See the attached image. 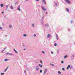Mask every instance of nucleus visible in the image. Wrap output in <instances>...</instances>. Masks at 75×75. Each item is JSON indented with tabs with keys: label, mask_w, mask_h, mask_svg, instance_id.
I'll list each match as a JSON object with an SVG mask.
<instances>
[{
	"label": "nucleus",
	"mask_w": 75,
	"mask_h": 75,
	"mask_svg": "<svg viewBox=\"0 0 75 75\" xmlns=\"http://www.w3.org/2000/svg\"><path fill=\"white\" fill-rule=\"evenodd\" d=\"M13 50H14V51H15V53H16V54H18V52H17V50H16V49H14Z\"/></svg>",
	"instance_id": "7"
},
{
	"label": "nucleus",
	"mask_w": 75,
	"mask_h": 75,
	"mask_svg": "<svg viewBox=\"0 0 75 75\" xmlns=\"http://www.w3.org/2000/svg\"><path fill=\"white\" fill-rule=\"evenodd\" d=\"M69 31H70V30L69 29Z\"/></svg>",
	"instance_id": "53"
},
{
	"label": "nucleus",
	"mask_w": 75,
	"mask_h": 75,
	"mask_svg": "<svg viewBox=\"0 0 75 75\" xmlns=\"http://www.w3.org/2000/svg\"><path fill=\"white\" fill-rule=\"evenodd\" d=\"M6 48V47H5V48H4V50H4V51H5Z\"/></svg>",
	"instance_id": "35"
},
{
	"label": "nucleus",
	"mask_w": 75,
	"mask_h": 75,
	"mask_svg": "<svg viewBox=\"0 0 75 75\" xmlns=\"http://www.w3.org/2000/svg\"><path fill=\"white\" fill-rule=\"evenodd\" d=\"M47 70H48V69H45V71H44V72L43 73V75H45V73L47 72Z\"/></svg>",
	"instance_id": "2"
},
{
	"label": "nucleus",
	"mask_w": 75,
	"mask_h": 75,
	"mask_svg": "<svg viewBox=\"0 0 75 75\" xmlns=\"http://www.w3.org/2000/svg\"><path fill=\"white\" fill-rule=\"evenodd\" d=\"M24 72L25 73H26V71H24Z\"/></svg>",
	"instance_id": "43"
},
{
	"label": "nucleus",
	"mask_w": 75,
	"mask_h": 75,
	"mask_svg": "<svg viewBox=\"0 0 75 75\" xmlns=\"http://www.w3.org/2000/svg\"><path fill=\"white\" fill-rule=\"evenodd\" d=\"M42 53H43V54H45V52H44V51H42Z\"/></svg>",
	"instance_id": "32"
},
{
	"label": "nucleus",
	"mask_w": 75,
	"mask_h": 75,
	"mask_svg": "<svg viewBox=\"0 0 75 75\" xmlns=\"http://www.w3.org/2000/svg\"><path fill=\"white\" fill-rule=\"evenodd\" d=\"M1 6L2 7H3V4H1Z\"/></svg>",
	"instance_id": "27"
},
{
	"label": "nucleus",
	"mask_w": 75,
	"mask_h": 75,
	"mask_svg": "<svg viewBox=\"0 0 75 75\" xmlns=\"http://www.w3.org/2000/svg\"><path fill=\"white\" fill-rule=\"evenodd\" d=\"M72 22H73V21H70V23L71 24H72Z\"/></svg>",
	"instance_id": "36"
},
{
	"label": "nucleus",
	"mask_w": 75,
	"mask_h": 75,
	"mask_svg": "<svg viewBox=\"0 0 75 75\" xmlns=\"http://www.w3.org/2000/svg\"><path fill=\"white\" fill-rule=\"evenodd\" d=\"M67 70L69 69V67H67Z\"/></svg>",
	"instance_id": "41"
},
{
	"label": "nucleus",
	"mask_w": 75,
	"mask_h": 75,
	"mask_svg": "<svg viewBox=\"0 0 75 75\" xmlns=\"http://www.w3.org/2000/svg\"><path fill=\"white\" fill-rule=\"evenodd\" d=\"M11 8L12 10H13V9H14V7H13V6H11Z\"/></svg>",
	"instance_id": "11"
},
{
	"label": "nucleus",
	"mask_w": 75,
	"mask_h": 75,
	"mask_svg": "<svg viewBox=\"0 0 75 75\" xmlns=\"http://www.w3.org/2000/svg\"><path fill=\"white\" fill-rule=\"evenodd\" d=\"M71 59H72L74 58V56H71Z\"/></svg>",
	"instance_id": "22"
},
{
	"label": "nucleus",
	"mask_w": 75,
	"mask_h": 75,
	"mask_svg": "<svg viewBox=\"0 0 75 75\" xmlns=\"http://www.w3.org/2000/svg\"><path fill=\"white\" fill-rule=\"evenodd\" d=\"M34 37H36V35L35 34H34L33 35Z\"/></svg>",
	"instance_id": "30"
},
{
	"label": "nucleus",
	"mask_w": 75,
	"mask_h": 75,
	"mask_svg": "<svg viewBox=\"0 0 75 75\" xmlns=\"http://www.w3.org/2000/svg\"><path fill=\"white\" fill-rule=\"evenodd\" d=\"M46 13L47 14H48V13L47 12H46Z\"/></svg>",
	"instance_id": "51"
},
{
	"label": "nucleus",
	"mask_w": 75,
	"mask_h": 75,
	"mask_svg": "<svg viewBox=\"0 0 75 75\" xmlns=\"http://www.w3.org/2000/svg\"><path fill=\"white\" fill-rule=\"evenodd\" d=\"M27 35L26 34L23 35V37H27Z\"/></svg>",
	"instance_id": "16"
},
{
	"label": "nucleus",
	"mask_w": 75,
	"mask_h": 75,
	"mask_svg": "<svg viewBox=\"0 0 75 75\" xmlns=\"http://www.w3.org/2000/svg\"><path fill=\"white\" fill-rule=\"evenodd\" d=\"M4 50H3L2 51V52H2V53H3V52H4Z\"/></svg>",
	"instance_id": "42"
},
{
	"label": "nucleus",
	"mask_w": 75,
	"mask_h": 75,
	"mask_svg": "<svg viewBox=\"0 0 75 75\" xmlns=\"http://www.w3.org/2000/svg\"><path fill=\"white\" fill-rule=\"evenodd\" d=\"M25 1H28V0H25Z\"/></svg>",
	"instance_id": "46"
},
{
	"label": "nucleus",
	"mask_w": 75,
	"mask_h": 75,
	"mask_svg": "<svg viewBox=\"0 0 75 75\" xmlns=\"http://www.w3.org/2000/svg\"><path fill=\"white\" fill-rule=\"evenodd\" d=\"M56 39L58 40V35H57V34L56 35Z\"/></svg>",
	"instance_id": "14"
},
{
	"label": "nucleus",
	"mask_w": 75,
	"mask_h": 75,
	"mask_svg": "<svg viewBox=\"0 0 75 75\" xmlns=\"http://www.w3.org/2000/svg\"><path fill=\"white\" fill-rule=\"evenodd\" d=\"M41 23L42 24H44V23H43V22H41Z\"/></svg>",
	"instance_id": "39"
},
{
	"label": "nucleus",
	"mask_w": 75,
	"mask_h": 75,
	"mask_svg": "<svg viewBox=\"0 0 75 75\" xmlns=\"http://www.w3.org/2000/svg\"><path fill=\"white\" fill-rule=\"evenodd\" d=\"M41 7H42V9L43 10V11H46V9H45V8L44 7L42 6Z\"/></svg>",
	"instance_id": "4"
},
{
	"label": "nucleus",
	"mask_w": 75,
	"mask_h": 75,
	"mask_svg": "<svg viewBox=\"0 0 75 75\" xmlns=\"http://www.w3.org/2000/svg\"><path fill=\"white\" fill-rule=\"evenodd\" d=\"M55 6H57L58 4L57 3H55Z\"/></svg>",
	"instance_id": "40"
},
{
	"label": "nucleus",
	"mask_w": 75,
	"mask_h": 75,
	"mask_svg": "<svg viewBox=\"0 0 75 75\" xmlns=\"http://www.w3.org/2000/svg\"><path fill=\"white\" fill-rule=\"evenodd\" d=\"M36 1H39L40 0H36Z\"/></svg>",
	"instance_id": "50"
},
{
	"label": "nucleus",
	"mask_w": 75,
	"mask_h": 75,
	"mask_svg": "<svg viewBox=\"0 0 75 75\" xmlns=\"http://www.w3.org/2000/svg\"><path fill=\"white\" fill-rule=\"evenodd\" d=\"M1 75H4V73H1Z\"/></svg>",
	"instance_id": "25"
},
{
	"label": "nucleus",
	"mask_w": 75,
	"mask_h": 75,
	"mask_svg": "<svg viewBox=\"0 0 75 75\" xmlns=\"http://www.w3.org/2000/svg\"><path fill=\"white\" fill-rule=\"evenodd\" d=\"M43 2L45 4H46V2H45V1L44 0H43Z\"/></svg>",
	"instance_id": "17"
},
{
	"label": "nucleus",
	"mask_w": 75,
	"mask_h": 75,
	"mask_svg": "<svg viewBox=\"0 0 75 75\" xmlns=\"http://www.w3.org/2000/svg\"><path fill=\"white\" fill-rule=\"evenodd\" d=\"M2 25H4V23H2Z\"/></svg>",
	"instance_id": "48"
},
{
	"label": "nucleus",
	"mask_w": 75,
	"mask_h": 75,
	"mask_svg": "<svg viewBox=\"0 0 75 75\" xmlns=\"http://www.w3.org/2000/svg\"><path fill=\"white\" fill-rule=\"evenodd\" d=\"M45 27H49V25H48V24H45L44 25Z\"/></svg>",
	"instance_id": "12"
},
{
	"label": "nucleus",
	"mask_w": 75,
	"mask_h": 75,
	"mask_svg": "<svg viewBox=\"0 0 75 75\" xmlns=\"http://www.w3.org/2000/svg\"><path fill=\"white\" fill-rule=\"evenodd\" d=\"M39 66L41 67V68H42V66L41 64H39Z\"/></svg>",
	"instance_id": "15"
},
{
	"label": "nucleus",
	"mask_w": 75,
	"mask_h": 75,
	"mask_svg": "<svg viewBox=\"0 0 75 75\" xmlns=\"http://www.w3.org/2000/svg\"><path fill=\"white\" fill-rule=\"evenodd\" d=\"M61 63H62V64L64 63V61H61Z\"/></svg>",
	"instance_id": "37"
},
{
	"label": "nucleus",
	"mask_w": 75,
	"mask_h": 75,
	"mask_svg": "<svg viewBox=\"0 0 75 75\" xmlns=\"http://www.w3.org/2000/svg\"><path fill=\"white\" fill-rule=\"evenodd\" d=\"M15 4H16V3Z\"/></svg>",
	"instance_id": "54"
},
{
	"label": "nucleus",
	"mask_w": 75,
	"mask_h": 75,
	"mask_svg": "<svg viewBox=\"0 0 75 75\" xmlns=\"http://www.w3.org/2000/svg\"><path fill=\"white\" fill-rule=\"evenodd\" d=\"M8 61V59H4V61H5V62Z\"/></svg>",
	"instance_id": "9"
},
{
	"label": "nucleus",
	"mask_w": 75,
	"mask_h": 75,
	"mask_svg": "<svg viewBox=\"0 0 75 75\" xmlns=\"http://www.w3.org/2000/svg\"><path fill=\"white\" fill-rule=\"evenodd\" d=\"M49 37L50 38H51L52 37V36H51V35H50V34H48L47 35V38H49Z\"/></svg>",
	"instance_id": "5"
},
{
	"label": "nucleus",
	"mask_w": 75,
	"mask_h": 75,
	"mask_svg": "<svg viewBox=\"0 0 75 75\" xmlns=\"http://www.w3.org/2000/svg\"><path fill=\"white\" fill-rule=\"evenodd\" d=\"M7 8H6V10H7Z\"/></svg>",
	"instance_id": "47"
},
{
	"label": "nucleus",
	"mask_w": 75,
	"mask_h": 75,
	"mask_svg": "<svg viewBox=\"0 0 75 75\" xmlns=\"http://www.w3.org/2000/svg\"><path fill=\"white\" fill-rule=\"evenodd\" d=\"M2 14H3V13H4V11L2 12Z\"/></svg>",
	"instance_id": "44"
},
{
	"label": "nucleus",
	"mask_w": 75,
	"mask_h": 75,
	"mask_svg": "<svg viewBox=\"0 0 75 75\" xmlns=\"http://www.w3.org/2000/svg\"><path fill=\"white\" fill-rule=\"evenodd\" d=\"M18 10L19 11H21V9H20V6H18Z\"/></svg>",
	"instance_id": "8"
},
{
	"label": "nucleus",
	"mask_w": 75,
	"mask_h": 75,
	"mask_svg": "<svg viewBox=\"0 0 75 75\" xmlns=\"http://www.w3.org/2000/svg\"><path fill=\"white\" fill-rule=\"evenodd\" d=\"M58 74H61V72H60V71H58Z\"/></svg>",
	"instance_id": "19"
},
{
	"label": "nucleus",
	"mask_w": 75,
	"mask_h": 75,
	"mask_svg": "<svg viewBox=\"0 0 75 75\" xmlns=\"http://www.w3.org/2000/svg\"><path fill=\"white\" fill-rule=\"evenodd\" d=\"M6 8H8V5H6Z\"/></svg>",
	"instance_id": "20"
},
{
	"label": "nucleus",
	"mask_w": 75,
	"mask_h": 75,
	"mask_svg": "<svg viewBox=\"0 0 75 75\" xmlns=\"http://www.w3.org/2000/svg\"><path fill=\"white\" fill-rule=\"evenodd\" d=\"M24 51H25V49H23Z\"/></svg>",
	"instance_id": "45"
},
{
	"label": "nucleus",
	"mask_w": 75,
	"mask_h": 75,
	"mask_svg": "<svg viewBox=\"0 0 75 75\" xmlns=\"http://www.w3.org/2000/svg\"><path fill=\"white\" fill-rule=\"evenodd\" d=\"M32 27H35V26H34V24H32Z\"/></svg>",
	"instance_id": "26"
},
{
	"label": "nucleus",
	"mask_w": 75,
	"mask_h": 75,
	"mask_svg": "<svg viewBox=\"0 0 75 75\" xmlns=\"http://www.w3.org/2000/svg\"><path fill=\"white\" fill-rule=\"evenodd\" d=\"M68 67L69 68H70L71 67V65H69L68 66Z\"/></svg>",
	"instance_id": "31"
},
{
	"label": "nucleus",
	"mask_w": 75,
	"mask_h": 75,
	"mask_svg": "<svg viewBox=\"0 0 75 75\" xmlns=\"http://www.w3.org/2000/svg\"><path fill=\"white\" fill-rule=\"evenodd\" d=\"M40 62L41 63H42V60H40Z\"/></svg>",
	"instance_id": "38"
},
{
	"label": "nucleus",
	"mask_w": 75,
	"mask_h": 75,
	"mask_svg": "<svg viewBox=\"0 0 75 75\" xmlns=\"http://www.w3.org/2000/svg\"><path fill=\"white\" fill-rule=\"evenodd\" d=\"M51 54H54V52L52 51H51Z\"/></svg>",
	"instance_id": "24"
},
{
	"label": "nucleus",
	"mask_w": 75,
	"mask_h": 75,
	"mask_svg": "<svg viewBox=\"0 0 75 75\" xmlns=\"http://www.w3.org/2000/svg\"><path fill=\"white\" fill-rule=\"evenodd\" d=\"M66 10L67 11V12H69V9L67 8H66Z\"/></svg>",
	"instance_id": "18"
},
{
	"label": "nucleus",
	"mask_w": 75,
	"mask_h": 75,
	"mask_svg": "<svg viewBox=\"0 0 75 75\" xmlns=\"http://www.w3.org/2000/svg\"><path fill=\"white\" fill-rule=\"evenodd\" d=\"M8 69V67H7V68L4 71V72H6V71H7V69Z\"/></svg>",
	"instance_id": "13"
},
{
	"label": "nucleus",
	"mask_w": 75,
	"mask_h": 75,
	"mask_svg": "<svg viewBox=\"0 0 75 75\" xmlns=\"http://www.w3.org/2000/svg\"><path fill=\"white\" fill-rule=\"evenodd\" d=\"M40 69V68L38 66H36V70L37 71H38V70H39Z\"/></svg>",
	"instance_id": "3"
},
{
	"label": "nucleus",
	"mask_w": 75,
	"mask_h": 75,
	"mask_svg": "<svg viewBox=\"0 0 75 75\" xmlns=\"http://www.w3.org/2000/svg\"><path fill=\"white\" fill-rule=\"evenodd\" d=\"M50 65H52V66H53V67H54V65L53 64H50Z\"/></svg>",
	"instance_id": "23"
},
{
	"label": "nucleus",
	"mask_w": 75,
	"mask_h": 75,
	"mask_svg": "<svg viewBox=\"0 0 75 75\" xmlns=\"http://www.w3.org/2000/svg\"><path fill=\"white\" fill-rule=\"evenodd\" d=\"M2 29H3V28L1 27H0V30H2Z\"/></svg>",
	"instance_id": "29"
},
{
	"label": "nucleus",
	"mask_w": 75,
	"mask_h": 75,
	"mask_svg": "<svg viewBox=\"0 0 75 75\" xmlns=\"http://www.w3.org/2000/svg\"><path fill=\"white\" fill-rule=\"evenodd\" d=\"M67 58H68V55H65V56H64V59H65Z\"/></svg>",
	"instance_id": "10"
},
{
	"label": "nucleus",
	"mask_w": 75,
	"mask_h": 75,
	"mask_svg": "<svg viewBox=\"0 0 75 75\" xmlns=\"http://www.w3.org/2000/svg\"><path fill=\"white\" fill-rule=\"evenodd\" d=\"M70 68H72V67H70Z\"/></svg>",
	"instance_id": "52"
},
{
	"label": "nucleus",
	"mask_w": 75,
	"mask_h": 75,
	"mask_svg": "<svg viewBox=\"0 0 75 75\" xmlns=\"http://www.w3.org/2000/svg\"><path fill=\"white\" fill-rule=\"evenodd\" d=\"M42 70H41L40 71V73H42Z\"/></svg>",
	"instance_id": "33"
},
{
	"label": "nucleus",
	"mask_w": 75,
	"mask_h": 75,
	"mask_svg": "<svg viewBox=\"0 0 75 75\" xmlns=\"http://www.w3.org/2000/svg\"><path fill=\"white\" fill-rule=\"evenodd\" d=\"M54 45L55 47H56L57 46V44L56 43H55L54 44Z\"/></svg>",
	"instance_id": "21"
},
{
	"label": "nucleus",
	"mask_w": 75,
	"mask_h": 75,
	"mask_svg": "<svg viewBox=\"0 0 75 75\" xmlns=\"http://www.w3.org/2000/svg\"><path fill=\"white\" fill-rule=\"evenodd\" d=\"M23 47H25V45H23Z\"/></svg>",
	"instance_id": "49"
},
{
	"label": "nucleus",
	"mask_w": 75,
	"mask_h": 75,
	"mask_svg": "<svg viewBox=\"0 0 75 75\" xmlns=\"http://www.w3.org/2000/svg\"><path fill=\"white\" fill-rule=\"evenodd\" d=\"M9 27H10V28H12V26H11V25H10V26H9Z\"/></svg>",
	"instance_id": "34"
},
{
	"label": "nucleus",
	"mask_w": 75,
	"mask_h": 75,
	"mask_svg": "<svg viewBox=\"0 0 75 75\" xmlns=\"http://www.w3.org/2000/svg\"><path fill=\"white\" fill-rule=\"evenodd\" d=\"M62 70H63V71H65V69H64V68H62Z\"/></svg>",
	"instance_id": "28"
},
{
	"label": "nucleus",
	"mask_w": 75,
	"mask_h": 75,
	"mask_svg": "<svg viewBox=\"0 0 75 75\" xmlns=\"http://www.w3.org/2000/svg\"><path fill=\"white\" fill-rule=\"evenodd\" d=\"M66 1L67 3L68 4H71V1H69L68 0H66Z\"/></svg>",
	"instance_id": "6"
},
{
	"label": "nucleus",
	"mask_w": 75,
	"mask_h": 75,
	"mask_svg": "<svg viewBox=\"0 0 75 75\" xmlns=\"http://www.w3.org/2000/svg\"><path fill=\"white\" fill-rule=\"evenodd\" d=\"M6 55H11L12 56H13V54L12 53H10L9 52H7L6 53Z\"/></svg>",
	"instance_id": "1"
}]
</instances>
